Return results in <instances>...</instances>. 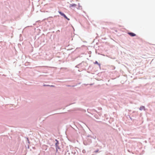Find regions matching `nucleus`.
Here are the masks:
<instances>
[{
  "mask_svg": "<svg viewBox=\"0 0 155 155\" xmlns=\"http://www.w3.org/2000/svg\"><path fill=\"white\" fill-rule=\"evenodd\" d=\"M98 152V150H97V151H96L97 152Z\"/></svg>",
  "mask_w": 155,
  "mask_h": 155,
  "instance_id": "nucleus-7",
  "label": "nucleus"
},
{
  "mask_svg": "<svg viewBox=\"0 0 155 155\" xmlns=\"http://www.w3.org/2000/svg\"><path fill=\"white\" fill-rule=\"evenodd\" d=\"M55 141L56 142L55 143V146L56 147V149H57V148H59V147H58V145L59 144L58 141L57 139H55Z\"/></svg>",
  "mask_w": 155,
  "mask_h": 155,
  "instance_id": "nucleus-3",
  "label": "nucleus"
},
{
  "mask_svg": "<svg viewBox=\"0 0 155 155\" xmlns=\"http://www.w3.org/2000/svg\"><path fill=\"white\" fill-rule=\"evenodd\" d=\"M59 12L61 15L64 16V17L66 19H68L67 17L66 16V15L60 12Z\"/></svg>",
  "mask_w": 155,
  "mask_h": 155,
  "instance_id": "nucleus-4",
  "label": "nucleus"
},
{
  "mask_svg": "<svg viewBox=\"0 0 155 155\" xmlns=\"http://www.w3.org/2000/svg\"><path fill=\"white\" fill-rule=\"evenodd\" d=\"M94 63L95 64H97L98 65H99V66H100V65H101L100 64H99L98 63V62H97V61H96Z\"/></svg>",
  "mask_w": 155,
  "mask_h": 155,
  "instance_id": "nucleus-6",
  "label": "nucleus"
},
{
  "mask_svg": "<svg viewBox=\"0 0 155 155\" xmlns=\"http://www.w3.org/2000/svg\"><path fill=\"white\" fill-rule=\"evenodd\" d=\"M76 6L77 5L75 4H71L70 7L71 9H73L74 8H75L76 7Z\"/></svg>",
  "mask_w": 155,
  "mask_h": 155,
  "instance_id": "nucleus-1",
  "label": "nucleus"
},
{
  "mask_svg": "<svg viewBox=\"0 0 155 155\" xmlns=\"http://www.w3.org/2000/svg\"><path fill=\"white\" fill-rule=\"evenodd\" d=\"M145 109V107L144 106H141L140 108V110H144Z\"/></svg>",
  "mask_w": 155,
  "mask_h": 155,
  "instance_id": "nucleus-5",
  "label": "nucleus"
},
{
  "mask_svg": "<svg viewBox=\"0 0 155 155\" xmlns=\"http://www.w3.org/2000/svg\"><path fill=\"white\" fill-rule=\"evenodd\" d=\"M128 34L131 37H134L136 36V35L132 32H128Z\"/></svg>",
  "mask_w": 155,
  "mask_h": 155,
  "instance_id": "nucleus-2",
  "label": "nucleus"
}]
</instances>
